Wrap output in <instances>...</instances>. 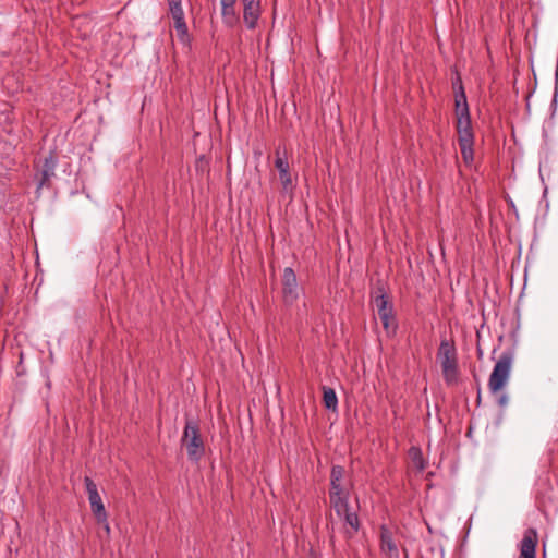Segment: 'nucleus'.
<instances>
[{"instance_id":"nucleus-1","label":"nucleus","mask_w":558,"mask_h":558,"mask_svg":"<svg viewBox=\"0 0 558 558\" xmlns=\"http://www.w3.org/2000/svg\"><path fill=\"white\" fill-rule=\"evenodd\" d=\"M453 88L458 141L472 140L474 138V133L471 122L470 109L460 76H458L456 82H453Z\"/></svg>"},{"instance_id":"nucleus-2","label":"nucleus","mask_w":558,"mask_h":558,"mask_svg":"<svg viewBox=\"0 0 558 558\" xmlns=\"http://www.w3.org/2000/svg\"><path fill=\"white\" fill-rule=\"evenodd\" d=\"M181 446L185 447L189 460L194 463H198L204 457L205 445L196 421L186 418Z\"/></svg>"},{"instance_id":"nucleus-3","label":"nucleus","mask_w":558,"mask_h":558,"mask_svg":"<svg viewBox=\"0 0 558 558\" xmlns=\"http://www.w3.org/2000/svg\"><path fill=\"white\" fill-rule=\"evenodd\" d=\"M437 362L440 364L444 378L448 384L458 380V357L452 341L447 339L441 340L437 352Z\"/></svg>"},{"instance_id":"nucleus-4","label":"nucleus","mask_w":558,"mask_h":558,"mask_svg":"<svg viewBox=\"0 0 558 558\" xmlns=\"http://www.w3.org/2000/svg\"><path fill=\"white\" fill-rule=\"evenodd\" d=\"M379 319L388 336H393L398 328V323L393 312L392 303L383 288L377 289V295L374 299Z\"/></svg>"},{"instance_id":"nucleus-5","label":"nucleus","mask_w":558,"mask_h":558,"mask_svg":"<svg viewBox=\"0 0 558 558\" xmlns=\"http://www.w3.org/2000/svg\"><path fill=\"white\" fill-rule=\"evenodd\" d=\"M169 14L173 19V26L179 40L183 44L190 43L189 28L185 22L182 0H167Z\"/></svg>"},{"instance_id":"nucleus-6","label":"nucleus","mask_w":558,"mask_h":558,"mask_svg":"<svg viewBox=\"0 0 558 558\" xmlns=\"http://www.w3.org/2000/svg\"><path fill=\"white\" fill-rule=\"evenodd\" d=\"M84 483H85L86 492L88 495V501L90 504V510H92L96 521L97 522H106L107 511L105 509L101 497L98 493L97 485L89 476L84 477Z\"/></svg>"},{"instance_id":"nucleus-7","label":"nucleus","mask_w":558,"mask_h":558,"mask_svg":"<svg viewBox=\"0 0 558 558\" xmlns=\"http://www.w3.org/2000/svg\"><path fill=\"white\" fill-rule=\"evenodd\" d=\"M299 298V284L294 270L286 267L282 274V299L286 305H292Z\"/></svg>"},{"instance_id":"nucleus-8","label":"nucleus","mask_w":558,"mask_h":558,"mask_svg":"<svg viewBox=\"0 0 558 558\" xmlns=\"http://www.w3.org/2000/svg\"><path fill=\"white\" fill-rule=\"evenodd\" d=\"M512 366V356L509 353H502L495 364L490 374L488 384H505L508 380Z\"/></svg>"},{"instance_id":"nucleus-9","label":"nucleus","mask_w":558,"mask_h":558,"mask_svg":"<svg viewBox=\"0 0 558 558\" xmlns=\"http://www.w3.org/2000/svg\"><path fill=\"white\" fill-rule=\"evenodd\" d=\"M275 167L279 172V179L282 184V190L284 192L291 191L293 187V182L287 153H281L279 148L276 149Z\"/></svg>"},{"instance_id":"nucleus-10","label":"nucleus","mask_w":558,"mask_h":558,"mask_svg":"<svg viewBox=\"0 0 558 558\" xmlns=\"http://www.w3.org/2000/svg\"><path fill=\"white\" fill-rule=\"evenodd\" d=\"M243 5V21L247 28L254 29L260 16V0H241Z\"/></svg>"},{"instance_id":"nucleus-11","label":"nucleus","mask_w":558,"mask_h":558,"mask_svg":"<svg viewBox=\"0 0 558 558\" xmlns=\"http://www.w3.org/2000/svg\"><path fill=\"white\" fill-rule=\"evenodd\" d=\"M537 542L538 536L536 530L533 527L525 530L520 543L519 558H535Z\"/></svg>"},{"instance_id":"nucleus-12","label":"nucleus","mask_w":558,"mask_h":558,"mask_svg":"<svg viewBox=\"0 0 558 558\" xmlns=\"http://www.w3.org/2000/svg\"><path fill=\"white\" fill-rule=\"evenodd\" d=\"M344 468L341 465H333L330 472V495H343L349 494V489L343 486Z\"/></svg>"},{"instance_id":"nucleus-13","label":"nucleus","mask_w":558,"mask_h":558,"mask_svg":"<svg viewBox=\"0 0 558 558\" xmlns=\"http://www.w3.org/2000/svg\"><path fill=\"white\" fill-rule=\"evenodd\" d=\"M380 548L389 558H399V551L392 539L391 532L386 527H380Z\"/></svg>"},{"instance_id":"nucleus-14","label":"nucleus","mask_w":558,"mask_h":558,"mask_svg":"<svg viewBox=\"0 0 558 558\" xmlns=\"http://www.w3.org/2000/svg\"><path fill=\"white\" fill-rule=\"evenodd\" d=\"M235 3L236 0H220L221 16L223 23L228 26H234L239 21V16L235 12Z\"/></svg>"},{"instance_id":"nucleus-15","label":"nucleus","mask_w":558,"mask_h":558,"mask_svg":"<svg viewBox=\"0 0 558 558\" xmlns=\"http://www.w3.org/2000/svg\"><path fill=\"white\" fill-rule=\"evenodd\" d=\"M54 158L51 155L49 157H46L44 159V163L40 170L39 187L46 185L50 181L51 177L54 175Z\"/></svg>"},{"instance_id":"nucleus-16","label":"nucleus","mask_w":558,"mask_h":558,"mask_svg":"<svg viewBox=\"0 0 558 558\" xmlns=\"http://www.w3.org/2000/svg\"><path fill=\"white\" fill-rule=\"evenodd\" d=\"M342 517L345 524L349 526V529H345V534L349 538H351L354 534L357 533L360 529L359 515L356 512L348 509L347 511L342 512Z\"/></svg>"},{"instance_id":"nucleus-17","label":"nucleus","mask_w":558,"mask_h":558,"mask_svg":"<svg viewBox=\"0 0 558 558\" xmlns=\"http://www.w3.org/2000/svg\"><path fill=\"white\" fill-rule=\"evenodd\" d=\"M330 505L335 509L339 517H342V512L350 509L349 507V494L343 495H330Z\"/></svg>"},{"instance_id":"nucleus-18","label":"nucleus","mask_w":558,"mask_h":558,"mask_svg":"<svg viewBox=\"0 0 558 558\" xmlns=\"http://www.w3.org/2000/svg\"><path fill=\"white\" fill-rule=\"evenodd\" d=\"M505 388L506 386H487V393L493 401L500 407H505L508 403V397Z\"/></svg>"},{"instance_id":"nucleus-19","label":"nucleus","mask_w":558,"mask_h":558,"mask_svg":"<svg viewBox=\"0 0 558 558\" xmlns=\"http://www.w3.org/2000/svg\"><path fill=\"white\" fill-rule=\"evenodd\" d=\"M458 142H459L462 159L465 162V165L470 166L474 160V150H473L474 138L465 140V141H458Z\"/></svg>"},{"instance_id":"nucleus-20","label":"nucleus","mask_w":558,"mask_h":558,"mask_svg":"<svg viewBox=\"0 0 558 558\" xmlns=\"http://www.w3.org/2000/svg\"><path fill=\"white\" fill-rule=\"evenodd\" d=\"M323 401L326 409L333 412L338 409V398L336 391L330 386H323Z\"/></svg>"},{"instance_id":"nucleus-21","label":"nucleus","mask_w":558,"mask_h":558,"mask_svg":"<svg viewBox=\"0 0 558 558\" xmlns=\"http://www.w3.org/2000/svg\"><path fill=\"white\" fill-rule=\"evenodd\" d=\"M409 458L411 460V463L413 468L417 470V472H423L425 469V460L423 458V453L421 448L418 447H411L409 449Z\"/></svg>"},{"instance_id":"nucleus-22","label":"nucleus","mask_w":558,"mask_h":558,"mask_svg":"<svg viewBox=\"0 0 558 558\" xmlns=\"http://www.w3.org/2000/svg\"><path fill=\"white\" fill-rule=\"evenodd\" d=\"M421 558H442V553L434 547H428L425 551L421 553Z\"/></svg>"},{"instance_id":"nucleus-23","label":"nucleus","mask_w":558,"mask_h":558,"mask_svg":"<svg viewBox=\"0 0 558 558\" xmlns=\"http://www.w3.org/2000/svg\"><path fill=\"white\" fill-rule=\"evenodd\" d=\"M99 524H104V527H105V531L107 532V534L110 533V526H109V523H108V519L106 520V522H98Z\"/></svg>"}]
</instances>
